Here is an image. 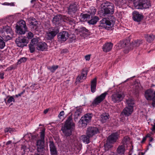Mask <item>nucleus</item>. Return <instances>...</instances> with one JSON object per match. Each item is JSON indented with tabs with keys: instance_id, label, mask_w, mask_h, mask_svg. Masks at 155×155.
Masks as SVG:
<instances>
[{
	"instance_id": "393cba45",
	"label": "nucleus",
	"mask_w": 155,
	"mask_h": 155,
	"mask_svg": "<svg viewBox=\"0 0 155 155\" xmlns=\"http://www.w3.org/2000/svg\"><path fill=\"white\" fill-rule=\"evenodd\" d=\"M0 37L4 40L7 41L11 39V37L7 34L3 29L0 31Z\"/></svg>"
},
{
	"instance_id": "603ef678",
	"label": "nucleus",
	"mask_w": 155,
	"mask_h": 155,
	"mask_svg": "<svg viewBox=\"0 0 155 155\" xmlns=\"http://www.w3.org/2000/svg\"><path fill=\"white\" fill-rule=\"evenodd\" d=\"M108 119V117H101V120L102 123H104L106 122Z\"/></svg>"
},
{
	"instance_id": "f8f14e48",
	"label": "nucleus",
	"mask_w": 155,
	"mask_h": 155,
	"mask_svg": "<svg viewBox=\"0 0 155 155\" xmlns=\"http://www.w3.org/2000/svg\"><path fill=\"white\" fill-rule=\"evenodd\" d=\"M92 117H81L79 121V125L80 127H85L87 124L89 122Z\"/></svg>"
},
{
	"instance_id": "58836bf2",
	"label": "nucleus",
	"mask_w": 155,
	"mask_h": 155,
	"mask_svg": "<svg viewBox=\"0 0 155 155\" xmlns=\"http://www.w3.org/2000/svg\"><path fill=\"white\" fill-rule=\"evenodd\" d=\"M82 109L81 108H79L75 112L74 116H78L80 115H82Z\"/></svg>"
},
{
	"instance_id": "f3484780",
	"label": "nucleus",
	"mask_w": 155,
	"mask_h": 155,
	"mask_svg": "<svg viewBox=\"0 0 155 155\" xmlns=\"http://www.w3.org/2000/svg\"><path fill=\"white\" fill-rule=\"evenodd\" d=\"M44 143V140H39L37 141L36 145L38 152H42L44 151L45 150Z\"/></svg>"
},
{
	"instance_id": "774afa93",
	"label": "nucleus",
	"mask_w": 155,
	"mask_h": 155,
	"mask_svg": "<svg viewBox=\"0 0 155 155\" xmlns=\"http://www.w3.org/2000/svg\"><path fill=\"white\" fill-rule=\"evenodd\" d=\"M8 68L9 69V70H10L14 69V67L13 65L10 66L9 67H8Z\"/></svg>"
},
{
	"instance_id": "13d9d810",
	"label": "nucleus",
	"mask_w": 155,
	"mask_h": 155,
	"mask_svg": "<svg viewBox=\"0 0 155 155\" xmlns=\"http://www.w3.org/2000/svg\"><path fill=\"white\" fill-rule=\"evenodd\" d=\"M143 152L140 151H138L137 152L134 154V155H143Z\"/></svg>"
},
{
	"instance_id": "1a4fd4ad",
	"label": "nucleus",
	"mask_w": 155,
	"mask_h": 155,
	"mask_svg": "<svg viewBox=\"0 0 155 155\" xmlns=\"http://www.w3.org/2000/svg\"><path fill=\"white\" fill-rule=\"evenodd\" d=\"M29 41L27 38L22 36L18 37L15 40V42L17 46L20 47H23L26 46Z\"/></svg>"
},
{
	"instance_id": "ea45409f",
	"label": "nucleus",
	"mask_w": 155,
	"mask_h": 155,
	"mask_svg": "<svg viewBox=\"0 0 155 155\" xmlns=\"http://www.w3.org/2000/svg\"><path fill=\"white\" fill-rule=\"evenodd\" d=\"M80 16H81V18H83L84 20H86L87 18H90V15L89 14H81Z\"/></svg>"
},
{
	"instance_id": "69168bd1",
	"label": "nucleus",
	"mask_w": 155,
	"mask_h": 155,
	"mask_svg": "<svg viewBox=\"0 0 155 155\" xmlns=\"http://www.w3.org/2000/svg\"><path fill=\"white\" fill-rule=\"evenodd\" d=\"M146 139H147L146 137H143L142 139V141H141V143H143L146 140Z\"/></svg>"
},
{
	"instance_id": "79ce46f5",
	"label": "nucleus",
	"mask_w": 155,
	"mask_h": 155,
	"mask_svg": "<svg viewBox=\"0 0 155 155\" xmlns=\"http://www.w3.org/2000/svg\"><path fill=\"white\" fill-rule=\"evenodd\" d=\"M110 143H108L107 142L105 144H104V147L105 149L106 150H108L109 149L111 148L113 146L112 144H110Z\"/></svg>"
},
{
	"instance_id": "09e8293b",
	"label": "nucleus",
	"mask_w": 155,
	"mask_h": 155,
	"mask_svg": "<svg viewBox=\"0 0 155 155\" xmlns=\"http://www.w3.org/2000/svg\"><path fill=\"white\" fill-rule=\"evenodd\" d=\"M7 97H9L7 101V103H10L12 101L13 102H15V99L13 96H9Z\"/></svg>"
},
{
	"instance_id": "dca6fc26",
	"label": "nucleus",
	"mask_w": 155,
	"mask_h": 155,
	"mask_svg": "<svg viewBox=\"0 0 155 155\" xmlns=\"http://www.w3.org/2000/svg\"><path fill=\"white\" fill-rule=\"evenodd\" d=\"M69 34L66 31H63L59 33L58 35V38L61 41H65L68 38Z\"/></svg>"
},
{
	"instance_id": "6e6d98bb",
	"label": "nucleus",
	"mask_w": 155,
	"mask_h": 155,
	"mask_svg": "<svg viewBox=\"0 0 155 155\" xmlns=\"http://www.w3.org/2000/svg\"><path fill=\"white\" fill-rule=\"evenodd\" d=\"M28 20L29 21H37L34 18L30 17L28 18Z\"/></svg>"
},
{
	"instance_id": "4be33fe9",
	"label": "nucleus",
	"mask_w": 155,
	"mask_h": 155,
	"mask_svg": "<svg viewBox=\"0 0 155 155\" xmlns=\"http://www.w3.org/2000/svg\"><path fill=\"white\" fill-rule=\"evenodd\" d=\"M143 43L142 40H137L133 41L130 44V48L132 49L139 46Z\"/></svg>"
},
{
	"instance_id": "0eeeda50",
	"label": "nucleus",
	"mask_w": 155,
	"mask_h": 155,
	"mask_svg": "<svg viewBox=\"0 0 155 155\" xmlns=\"http://www.w3.org/2000/svg\"><path fill=\"white\" fill-rule=\"evenodd\" d=\"M145 96L147 100H152V105L155 107V100H154V93L153 89H150L146 90L145 92Z\"/></svg>"
},
{
	"instance_id": "9b49d317",
	"label": "nucleus",
	"mask_w": 155,
	"mask_h": 155,
	"mask_svg": "<svg viewBox=\"0 0 155 155\" xmlns=\"http://www.w3.org/2000/svg\"><path fill=\"white\" fill-rule=\"evenodd\" d=\"M86 134L92 137L94 135L100 133L99 129L96 127L90 126L87 127L86 130Z\"/></svg>"
},
{
	"instance_id": "7c9ffc66",
	"label": "nucleus",
	"mask_w": 155,
	"mask_h": 155,
	"mask_svg": "<svg viewBox=\"0 0 155 155\" xmlns=\"http://www.w3.org/2000/svg\"><path fill=\"white\" fill-rule=\"evenodd\" d=\"M130 143V138L128 136L125 137L122 140L121 143L122 145H125L129 144Z\"/></svg>"
},
{
	"instance_id": "f03ea898",
	"label": "nucleus",
	"mask_w": 155,
	"mask_h": 155,
	"mask_svg": "<svg viewBox=\"0 0 155 155\" xmlns=\"http://www.w3.org/2000/svg\"><path fill=\"white\" fill-rule=\"evenodd\" d=\"M71 117H68L61 128V130L66 137H69L71 135L72 131L75 127V124L73 122Z\"/></svg>"
},
{
	"instance_id": "473e14b6",
	"label": "nucleus",
	"mask_w": 155,
	"mask_h": 155,
	"mask_svg": "<svg viewBox=\"0 0 155 155\" xmlns=\"http://www.w3.org/2000/svg\"><path fill=\"white\" fill-rule=\"evenodd\" d=\"M65 20L67 23L71 25L75 24L76 21L73 18L70 17H66L65 18Z\"/></svg>"
},
{
	"instance_id": "a878e982",
	"label": "nucleus",
	"mask_w": 155,
	"mask_h": 155,
	"mask_svg": "<svg viewBox=\"0 0 155 155\" xmlns=\"http://www.w3.org/2000/svg\"><path fill=\"white\" fill-rule=\"evenodd\" d=\"M97 83V79L95 78L91 81V92L94 93L96 90V87Z\"/></svg>"
},
{
	"instance_id": "2eb2a0df",
	"label": "nucleus",
	"mask_w": 155,
	"mask_h": 155,
	"mask_svg": "<svg viewBox=\"0 0 155 155\" xmlns=\"http://www.w3.org/2000/svg\"><path fill=\"white\" fill-rule=\"evenodd\" d=\"M119 136V134L118 132H116L112 134L109 136L107 139L110 143H115L118 138Z\"/></svg>"
},
{
	"instance_id": "3c124183",
	"label": "nucleus",
	"mask_w": 155,
	"mask_h": 155,
	"mask_svg": "<svg viewBox=\"0 0 155 155\" xmlns=\"http://www.w3.org/2000/svg\"><path fill=\"white\" fill-rule=\"evenodd\" d=\"M38 40L35 38H34L32 39L31 41V42L30 43H32V45H35L36 44H37L38 43Z\"/></svg>"
},
{
	"instance_id": "49530a36",
	"label": "nucleus",
	"mask_w": 155,
	"mask_h": 155,
	"mask_svg": "<svg viewBox=\"0 0 155 155\" xmlns=\"http://www.w3.org/2000/svg\"><path fill=\"white\" fill-rule=\"evenodd\" d=\"M45 130L43 129L40 132L41 139L44 140Z\"/></svg>"
},
{
	"instance_id": "052dcab7",
	"label": "nucleus",
	"mask_w": 155,
	"mask_h": 155,
	"mask_svg": "<svg viewBox=\"0 0 155 155\" xmlns=\"http://www.w3.org/2000/svg\"><path fill=\"white\" fill-rule=\"evenodd\" d=\"M4 72H0V78L3 79L4 78Z\"/></svg>"
},
{
	"instance_id": "de8ad7c7",
	"label": "nucleus",
	"mask_w": 155,
	"mask_h": 155,
	"mask_svg": "<svg viewBox=\"0 0 155 155\" xmlns=\"http://www.w3.org/2000/svg\"><path fill=\"white\" fill-rule=\"evenodd\" d=\"M21 149L23 150L24 152L28 151L29 150V147L25 145H22L21 147Z\"/></svg>"
},
{
	"instance_id": "680f3d73",
	"label": "nucleus",
	"mask_w": 155,
	"mask_h": 155,
	"mask_svg": "<svg viewBox=\"0 0 155 155\" xmlns=\"http://www.w3.org/2000/svg\"><path fill=\"white\" fill-rule=\"evenodd\" d=\"M64 115V111H61L58 115V116H62Z\"/></svg>"
},
{
	"instance_id": "ddd939ff",
	"label": "nucleus",
	"mask_w": 155,
	"mask_h": 155,
	"mask_svg": "<svg viewBox=\"0 0 155 155\" xmlns=\"http://www.w3.org/2000/svg\"><path fill=\"white\" fill-rule=\"evenodd\" d=\"M114 23V21H110L106 18H104L100 21V26L106 28L107 25L111 26V25H113Z\"/></svg>"
},
{
	"instance_id": "e433bc0d",
	"label": "nucleus",
	"mask_w": 155,
	"mask_h": 155,
	"mask_svg": "<svg viewBox=\"0 0 155 155\" xmlns=\"http://www.w3.org/2000/svg\"><path fill=\"white\" fill-rule=\"evenodd\" d=\"M58 68V65H53L52 66L48 67L47 68L51 72H54Z\"/></svg>"
},
{
	"instance_id": "9d476101",
	"label": "nucleus",
	"mask_w": 155,
	"mask_h": 155,
	"mask_svg": "<svg viewBox=\"0 0 155 155\" xmlns=\"http://www.w3.org/2000/svg\"><path fill=\"white\" fill-rule=\"evenodd\" d=\"M59 32L57 27H54L52 31H49L46 32L45 38L48 40H51Z\"/></svg>"
},
{
	"instance_id": "423d86ee",
	"label": "nucleus",
	"mask_w": 155,
	"mask_h": 155,
	"mask_svg": "<svg viewBox=\"0 0 155 155\" xmlns=\"http://www.w3.org/2000/svg\"><path fill=\"white\" fill-rule=\"evenodd\" d=\"M124 97L123 92H117L112 95L111 98L112 101L114 103H116L121 101Z\"/></svg>"
},
{
	"instance_id": "c85d7f7f",
	"label": "nucleus",
	"mask_w": 155,
	"mask_h": 155,
	"mask_svg": "<svg viewBox=\"0 0 155 155\" xmlns=\"http://www.w3.org/2000/svg\"><path fill=\"white\" fill-rule=\"evenodd\" d=\"M91 19L89 20L88 21V23L94 25L96 23L97 21L99 20V18L96 16L94 17L91 16Z\"/></svg>"
},
{
	"instance_id": "6ab92c4d",
	"label": "nucleus",
	"mask_w": 155,
	"mask_h": 155,
	"mask_svg": "<svg viewBox=\"0 0 155 155\" xmlns=\"http://www.w3.org/2000/svg\"><path fill=\"white\" fill-rule=\"evenodd\" d=\"M126 150V147L124 145H120L117 148L116 154L117 155H124Z\"/></svg>"
},
{
	"instance_id": "6e6552de",
	"label": "nucleus",
	"mask_w": 155,
	"mask_h": 155,
	"mask_svg": "<svg viewBox=\"0 0 155 155\" xmlns=\"http://www.w3.org/2000/svg\"><path fill=\"white\" fill-rule=\"evenodd\" d=\"M107 94V92H105L100 95L97 96L92 103V106H96L99 105L105 99Z\"/></svg>"
},
{
	"instance_id": "c756f323",
	"label": "nucleus",
	"mask_w": 155,
	"mask_h": 155,
	"mask_svg": "<svg viewBox=\"0 0 155 155\" xmlns=\"http://www.w3.org/2000/svg\"><path fill=\"white\" fill-rule=\"evenodd\" d=\"M29 23L30 25L31 28L32 30H36L37 29L38 27L37 25V21H30L29 22Z\"/></svg>"
},
{
	"instance_id": "4d7b16f0",
	"label": "nucleus",
	"mask_w": 155,
	"mask_h": 155,
	"mask_svg": "<svg viewBox=\"0 0 155 155\" xmlns=\"http://www.w3.org/2000/svg\"><path fill=\"white\" fill-rule=\"evenodd\" d=\"M151 125L152 126V127L151 128V130L153 132L155 131V123H154L153 124H151Z\"/></svg>"
},
{
	"instance_id": "a18cd8bd",
	"label": "nucleus",
	"mask_w": 155,
	"mask_h": 155,
	"mask_svg": "<svg viewBox=\"0 0 155 155\" xmlns=\"http://www.w3.org/2000/svg\"><path fill=\"white\" fill-rule=\"evenodd\" d=\"M3 40L0 38V48L1 49H3L5 46V42Z\"/></svg>"
},
{
	"instance_id": "4c0bfd02",
	"label": "nucleus",
	"mask_w": 155,
	"mask_h": 155,
	"mask_svg": "<svg viewBox=\"0 0 155 155\" xmlns=\"http://www.w3.org/2000/svg\"><path fill=\"white\" fill-rule=\"evenodd\" d=\"M27 60V58L22 57L18 60L17 63V65L20 64L21 63L25 62Z\"/></svg>"
},
{
	"instance_id": "c03bdc74",
	"label": "nucleus",
	"mask_w": 155,
	"mask_h": 155,
	"mask_svg": "<svg viewBox=\"0 0 155 155\" xmlns=\"http://www.w3.org/2000/svg\"><path fill=\"white\" fill-rule=\"evenodd\" d=\"M29 47L30 51L31 53H33L35 51V47L34 45H32V43H30L29 45Z\"/></svg>"
},
{
	"instance_id": "37998d69",
	"label": "nucleus",
	"mask_w": 155,
	"mask_h": 155,
	"mask_svg": "<svg viewBox=\"0 0 155 155\" xmlns=\"http://www.w3.org/2000/svg\"><path fill=\"white\" fill-rule=\"evenodd\" d=\"M128 44V43H127L126 41H121L119 44V46L121 48H125L127 47Z\"/></svg>"
},
{
	"instance_id": "39448f33",
	"label": "nucleus",
	"mask_w": 155,
	"mask_h": 155,
	"mask_svg": "<svg viewBox=\"0 0 155 155\" xmlns=\"http://www.w3.org/2000/svg\"><path fill=\"white\" fill-rule=\"evenodd\" d=\"M79 9V5L76 2L72 3L67 7L68 13L70 15H74Z\"/></svg>"
},
{
	"instance_id": "f257e3e1",
	"label": "nucleus",
	"mask_w": 155,
	"mask_h": 155,
	"mask_svg": "<svg viewBox=\"0 0 155 155\" xmlns=\"http://www.w3.org/2000/svg\"><path fill=\"white\" fill-rule=\"evenodd\" d=\"M114 7L112 3L106 1L101 4L99 14L101 17H104L108 15L114 13Z\"/></svg>"
},
{
	"instance_id": "72a5a7b5",
	"label": "nucleus",
	"mask_w": 155,
	"mask_h": 155,
	"mask_svg": "<svg viewBox=\"0 0 155 155\" xmlns=\"http://www.w3.org/2000/svg\"><path fill=\"white\" fill-rule=\"evenodd\" d=\"M147 41L149 42L153 41L155 38V36L153 35H147L146 36Z\"/></svg>"
},
{
	"instance_id": "2f4dec72",
	"label": "nucleus",
	"mask_w": 155,
	"mask_h": 155,
	"mask_svg": "<svg viewBox=\"0 0 155 155\" xmlns=\"http://www.w3.org/2000/svg\"><path fill=\"white\" fill-rule=\"evenodd\" d=\"M82 140L84 142H85L87 144L89 143V138L91 137L87 135H84L81 136Z\"/></svg>"
},
{
	"instance_id": "aec40b11",
	"label": "nucleus",
	"mask_w": 155,
	"mask_h": 155,
	"mask_svg": "<svg viewBox=\"0 0 155 155\" xmlns=\"http://www.w3.org/2000/svg\"><path fill=\"white\" fill-rule=\"evenodd\" d=\"M36 48L38 50L43 51L47 50V44L44 42H39L37 45Z\"/></svg>"
},
{
	"instance_id": "b1692460",
	"label": "nucleus",
	"mask_w": 155,
	"mask_h": 155,
	"mask_svg": "<svg viewBox=\"0 0 155 155\" xmlns=\"http://www.w3.org/2000/svg\"><path fill=\"white\" fill-rule=\"evenodd\" d=\"M113 44L110 43H107L104 44L103 47V49L104 51L107 52L110 51L112 48Z\"/></svg>"
},
{
	"instance_id": "c9c22d12",
	"label": "nucleus",
	"mask_w": 155,
	"mask_h": 155,
	"mask_svg": "<svg viewBox=\"0 0 155 155\" xmlns=\"http://www.w3.org/2000/svg\"><path fill=\"white\" fill-rule=\"evenodd\" d=\"M126 103L128 105V107H132L133 108V105L134 104V100L131 98H129L126 100Z\"/></svg>"
},
{
	"instance_id": "bf43d9fd",
	"label": "nucleus",
	"mask_w": 155,
	"mask_h": 155,
	"mask_svg": "<svg viewBox=\"0 0 155 155\" xmlns=\"http://www.w3.org/2000/svg\"><path fill=\"white\" fill-rule=\"evenodd\" d=\"M90 58V55H87L85 56V59L86 61H89Z\"/></svg>"
},
{
	"instance_id": "f704fd0d",
	"label": "nucleus",
	"mask_w": 155,
	"mask_h": 155,
	"mask_svg": "<svg viewBox=\"0 0 155 155\" xmlns=\"http://www.w3.org/2000/svg\"><path fill=\"white\" fill-rule=\"evenodd\" d=\"M96 11V8L94 7H91L87 11L88 13L91 16L94 15Z\"/></svg>"
},
{
	"instance_id": "5fc2aeb1",
	"label": "nucleus",
	"mask_w": 155,
	"mask_h": 155,
	"mask_svg": "<svg viewBox=\"0 0 155 155\" xmlns=\"http://www.w3.org/2000/svg\"><path fill=\"white\" fill-rule=\"evenodd\" d=\"M68 50L67 49H65L62 50L61 52V54H64L68 53Z\"/></svg>"
},
{
	"instance_id": "7ed1b4c3",
	"label": "nucleus",
	"mask_w": 155,
	"mask_h": 155,
	"mask_svg": "<svg viewBox=\"0 0 155 155\" xmlns=\"http://www.w3.org/2000/svg\"><path fill=\"white\" fill-rule=\"evenodd\" d=\"M134 5L137 9H146L150 6V4L147 0H139L134 1Z\"/></svg>"
},
{
	"instance_id": "a211bd4d",
	"label": "nucleus",
	"mask_w": 155,
	"mask_h": 155,
	"mask_svg": "<svg viewBox=\"0 0 155 155\" xmlns=\"http://www.w3.org/2000/svg\"><path fill=\"white\" fill-rule=\"evenodd\" d=\"M133 19L135 21H140L143 18V16L142 14H140L137 11H134L133 13Z\"/></svg>"
},
{
	"instance_id": "8fccbe9b",
	"label": "nucleus",
	"mask_w": 155,
	"mask_h": 155,
	"mask_svg": "<svg viewBox=\"0 0 155 155\" xmlns=\"http://www.w3.org/2000/svg\"><path fill=\"white\" fill-rule=\"evenodd\" d=\"M14 129L10 127L6 128L4 129V131L5 133L9 132L12 133V132L14 131Z\"/></svg>"
},
{
	"instance_id": "e2e57ef3",
	"label": "nucleus",
	"mask_w": 155,
	"mask_h": 155,
	"mask_svg": "<svg viewBox=\"0 0 155 155\" xmlns=\"http://www.w3.org/2000/svg\"><path fill=\"white\" fill-rule=\"evenodd\" d=\"M109 114L107 113H103L101 115V116H109Z\"/></svg>"
},
{
	"instance_id": "338daca9",
	"label": "nucleus",
	"mask_w": 155,
	"mask_h": 155,
	"mask_svg": "<svg viewBox=\"0 0 155 155\" xmlns=\"http://www.w3.org/2000/svg\"><path fill=\"white\" fill-rule=\"evenodd\" d=\"M49 110H50L49 108L47 109H45V110H44V113L45 114H47L48 112V111H49Z\"/></svg>"
},
{
	"instance_id": "cd10ccee",
	"label": "nucleus",
	"mask_w": 155,
	"mask_h": 155,
	"mask_svg": "<svg viewBox=\"0 0 155 155\" xmlns=\"http://www.w3.org/2000/svg\"><path fill=\"white\" fill-rule=\"evenodd\" d=\"M61 20V17L60 15H57L53 18L52 21L53 24L56 25H58L60 23Z\"/></svg>"
},
{
	"instance_id": "864d4df0",
	"label": "nucleus",
	"mask_w": 155,
	"mask_h": 155,
	"mask_svg": "<svg viewBox=\"0 0 155 155\" xmlns=\"http://www.w3.org/2000/svg\"><path fill=\"white\" fill-rule=\"evenodd\" d=\"M33 37V34L32 33L30 32L28 33L27 38L28 39H31Z\"/></svg>"
},
{
	"instance_id": "20e7f679",
	"label": "nucleus",
	"mask_w": 155,
	"mask_h": 155,
	"mask_svg": "<svg viewBox=\"0 0 155 155\" xmlns=\"http://www.w3.org/2000/svg\"><path fill=\"white\" fill-rule=\"evenodd\" d=\"M17 32L21 35L24 34L27 31V28L25 21L23 20L18 22V25L16 26Z\"/></svg>"
},
{
	"instance_id": "0e129e2a",
	"label": "nucleus",
	"mask_w": 155,
	"mask_h": 155,
	"mask_svg": "<svg viewBox=\"0 0 155 155\" xmlns=\"http://www.w3.org/2000/svg\"><path fill=\"white\" fill-rule=\"evenodd\" d=\"M92 115V113H87V114H85L83 116H85V117L89 116H90Z\"/></svg>"
},
{
	"instance_id": "412c9836",
	"label": "nucleus",
	"mask_w": 155,
	"mask_h": 155,
	"mask_svg": "<svg viewBox=\"0 0 155 155\" xmlns=\"http://www.w3.org/2000/svg\"><path fill=\"white\" fill-rule=\"evenodd\" d=\"M133 110V108L132 107H126L121 112L122 115L129 116L132 113Z\"/></svg>"
},
{
	"instance_id": "a19ab883",
	"label": "nucleus",
	"mask_w": 155,
	"mask_h": 155,
	"mask_svg": "<svg viewBox=\"0 0 155 155\" xmlns=\"http://www.w3.org/2000/svg\"><path fill=\"white\" fill-rule=\"evenodd\" d=\"M3 30L7 35L8 34L11 33L12 32V30L9 27H4Z\"/></svg>"
},
{
	"instance_id": "bb28decb",
	"label": "nucleus",
	"mask_w": 155,
	"mask_h": 155,
	"mask_svg": "<svg viewBox=\"0 0 155 155\" xmlns=\"http://www.w3.org/2000/svg\"><path fill=\"white\" fill-rule=\"evenodd\" d=\"M76 31L78 32L81 35L83 36L88 34V30L85 27L78 28L76 29Z\"/></svg>"
},
{
	"instance_id": "5701e85b",
	"label": "nucleus",
	"mask_w": 155,
	"mask_h": 155,
	"mask_svg": "<svg viewBox=\"0 0 155 155\" xmlns=\"http://www.w3.org/2000/svg\"><path fill=\"white\" fill-rule=\"evenodd\" d=\"M49 147L51 155H58L56 148L53 142H50Z\"/></svg>"
},
{
	"instance_id": "4468645a",
	"label": "nucleus",
	"mask_w": 155,
	"mask_h": 155,
	"mask_svg": "<svg viewBox=\"0 0 155 155\" xmlns=\"http://www.w3.org/2000/svg\"><path fill=\"white\" fill-rule=\"evenodd\" d=\"M87 73V68H85L83 69L81 75H78L76 79V82L81 83L82 82L81 80H84L86 78Z\"/></svg>"
}]
</instances>
